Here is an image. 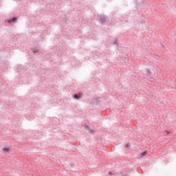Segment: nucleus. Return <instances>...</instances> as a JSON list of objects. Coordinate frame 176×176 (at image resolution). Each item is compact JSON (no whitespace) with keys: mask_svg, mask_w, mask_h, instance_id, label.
Returning <instances> with one entry per match:
<instances>
[{"mask_svg":"<svg viewBox=\"0 0 176 176\" xmlns=\"http://www.w3.org/2000/svg\"><path fill=\"white\" fill-rule=\"evenodd\" d=\"M98 19L103 25L104 23H107L108 18L104 14H98Z\"/></svg>","mask_w":176,"mask_h":176,"instance_id":"1","label":"nucleus"},{"mask_svg":"<svg viewBox=\"0 0 176 176\" xmlns=\"http://www.w3.org/2000/svg\"><path fill=\"white\" fill-rule=\"evenodd\" d=\"M7 23H17V17H14L11 19H8L7 21Z\"/></svg>","mask_w":176,"mask_h":176,"instance_id":"2","label":"nucleus"},{"mask_svg":"<svg viewBox=\"0 0 176 176\" xmlns=\"http://www.w3.org/2000/svg\"><path fill=\"white\" fill-rule=\"evenodd\" d=\"M73 97L76 100H79V98H80V96H79L78 94H74Z\"/></svg>","mask_w":176,"mask_h":176,"instance_id":"3","label":"nucleus"},{"mask_svg":"<svg viewBox=\"0 0 176 176\" xmlns=\"http://www.w3.org/2000/svg\"><path fill=\"white\" fill-rule=\"evenodd\" d=\"M148 155V151H144L141 153V157H144V156H146Z\"/></svg>","mask_w":176,"mask_h":176,"instance_id":"4","label":"nucleus"},{"mask_svg":"<svg viewBox=\"0 0 176 176\" xmlns=\"http://www.w3.org/2000/svg\"><path fill=\"white\" fill-rule=\"evenodd\" d=\"M3 152H9V151H10V148L4 147L3 148Z\"/></svg>","mask_w":176,"mask_h":176,"instance_id":"5","label":"nucleus"},{"mask_svg":"<svg viewBox=\"0 0 176 176\" xmlns=\"http://www.w3.org/2000/svg\"><path fill=\"white\" fill-rule=\"evenodd\" d=\"M146 74H147V75H152V72H151V70H149V69H147Z\"/></svg>","mask_w":176,"mask_h":176,"instance_id":"6","label":"nucleus"},{"mask_svg":"<svg viewBox=\"0 0 176 176\" xmlns=\"http://www.w3.org/2000/svg\"><path fill=\"white\" fill-rule=\"evenodd\" d=\"M38 52H39V50L38 49L33 50L34 54H36V53H38Z\"/></svg>","mask_w":176,"mask_h":176,"instance_id":"7","label":"nucleus"},{"mask_svg":"<svg viewBox=\"0 0 176 176\" xmlns=\"http://www.w3.org/2000/svg\"><path fill=\"white\" fill-rule=\"evenodd\" d=\"M113 45H118V40H116V41L113 42Z\"/></svg>","mask_w":176,"mask_h":176,"instance_id":"8","label":"nucleus"},{"mask_svg":"<svg viewBox=\"0 0 176 176\" xmlns=\"http://www.w3.org/2000/svg\"><path fill=\"white\" fill-rule=\"evenodd\" d=\"M85 127H86V129H87L88 130H90V126H86Z\"/></svg>","mask_w":176,"mask_h":176,"instance_id":"9","label":"nucleus"},{"mask_svg":"<svg viewBox=\"0 0 176 176\" xmlns=\"http://www.w3.org/2000/svg\"><path fill=\"white\" fill-rule=\"evenodd\" d=\"M129 146H130V145H129V144L125 145V148H129Z\"/></svg>","mask_w":176,"mask_h":176,"instance_id":"10","label":"nucleus"},{"mask_svg":"<svg viewBox=\"0 0 176 176\" xmlns=\"http://www.w3.org/2000/svg\"><path fill=\"white\" fill-rule=\"evenodd\" d=\"M112 174V172H109V175H111Z\"/></svg>","mask_w":176,"mask_h":176,"instance_id":"11","label":"nucleus"},{"mask_svg":"<svg viewBox=\"0 0 176 176\" xmlns=\"http://www.w3.org/2000/svg\"><path fill=\"white\" fill-rule=\"evenodd\" d=\"M166 132L168 133V134H170V132H168V131H166Z\"/></svg>","mask_w":176,"mask_h":176,"instance_id":"12","label":"nucleus"}]
</instances>
